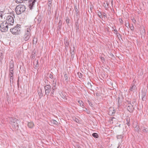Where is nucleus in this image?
Segmentation results:
<instances>
[{
    "instance_id": "obj_1",
    "label": "nucleus",
    "mask_w": 148,
    "mask_h": 148,
    "mask_svg": "<svg viewBox=\"0 0 148 148\" xmlns=\"http://www.w3.org/2000/svg\"><path fill=\"white\" fill-rule=\"evenodd\" d=\"M25 6L24 5L19 4L16 6L15 8V11L17 15H20L25 10Z\"/></svg>"
},
{
    "instance_id": "obj_2",
    "label": "nucleus",
    "mask_w": 148,
    "mask_h": 148,
    "mask_svg": "<svg viewBox=\"0 0 148 148\" xmlns=\"http://www.w3.org/2000/svg\"><path fill=\"white\" fill-rule=\"evenodd\" d=\"M9 123L11 124L12 127L15 130H18V123L19 121L16 119L9 118Z\"/></svg>"
},
{
    "instance_id": "obj_3",
    "label": "nucleus",
    "mask_w": 148,
    "mask_h": 148,
    "mask_svg": "<svg viewBox=\"0 0 148 148\" xmlns=\"http://www.w3.org/2000/svg\"><path fill=\"white\" fill-rule=\"evenodd\" d=\"M20 25L17 24L16 26L13 28L10 29V31L12 34L14 35H18L21 32V29L20 28Z\"/></svg>"
},
{
    "instance_id": "obj_4",
    "label": "nucleus",
    "mask_w": 148,
    "mask_h": 148,
    "mask_svg": "<svg viewBox=\"0 0 148 148\" xmlns=\"http://www.w3.org/2000/svg\"><path fill=\"white\" fill-rule=\"evenodd\" d=\"M15 16L13 14L9 15L7 16L6 19V22L8 24H9L11 25H13L14 22V18Z\"/></svg>"
},
{
    "instance_id": "obj_5",
    "label": "nucleus",
    "mask_w": 148,
    "mask_h": 148,
    "mask_svg": "<svg viewBox=\"0 0 148 148\" xmlns=\"http://www.w3.org/2000/svg\"><path fill=\"white\" fill-rule=\"evenodd\" d=\"M8 29V24L6 22H3L0 25V30L2 32L7 31Z\"/></svg>"
},
{
    "instance_id": "obj_6",
    "label": "nucleus",
    "mask_w": 148,
    "mask_h": 148,
    "mask_svg": "<svg viewBox=\"0 0 148 148\" xmlns=\"http://www.w3.org/2000/svg\"><path fill=\"white\" fill-rule=\"evenodd\" d=\"M51 87L49 85H47L44 86L45 94L48 95L51 91Z\"/></svg>"
},
{
    "instance_id": "obj_7",
    "label": "nucleus",
    "mask_w": 148,
    "mask_h": 148,
    "mask_svg": "<svg viewBox=\"0 0 148 148\" xmlns=\"http://www.w3.org/2000/svg\"><path fill=\"white\" fill-rule=\"evenodd\" d=\"M36 0H29L28 1V3L29 5H28V7H29L30 9L31 10L33 8V6Z\"/></svg>"
},
{
    "instance_id": "obj_8",
    "label": "nucleus",
    "mask_w": 148,
    "mask_h": 148,
    "mask_svg": "<svg viewBox=\"0 0 148 148\" xmlns=\"http://www.w3.org/2000/svg\"><path fill=\"white\" fill-rule=\"evenodd\" d=\"M25 30L23 38L25 41H27L28 40V28H27L26 26L25 27Z\"/></svg>"
},
{
    "instance_id": "obj_9",
    "label": "nucleus",
    "mask_w": 148,
    "mask_h": 148,
    "mask_svg": "<svg viewBox=\"0 0 148 148\" xmlns=\"http://www.w3.org/2000/svg\"><path fill=\"white\" fill-rule=\"evenodd\" d=\"M127 109L130 112H132L134 110V108L133 105L131 103H129L127 107Z\"/></svg>"
},
{
    "instance_id": "obj_10",
    "label": "nucleus",
    "mask_w": 148,
    "mask_h": 148,
    "mask_svg": "<svg viewBox=\"0 0 148 148\" xmlns=\"http://www.w3.org/2000/svg\"><path fill=\"white\" fill-rule=\"evenodd\" d=\"M38 92L39 95V97L40 98L41 97L43 96V93L42 92V90L41 88L38 89Z\"/></svg>"
},
{
    "instance_id": "obj_11",
    "label": "nucleus",
    "mask_w": 148,
    "mask_h": 148,
    "mask_svg": "<svg viewBox=\"0 0 148 148\" xmlns=\"http://www.w3.org/2000/svg\"><path fill=\"white\" fill-rule=\"evenodd\" d=\"M146 92L144 91H143V90L142 91V100L143 101H144L145 100V96H146Z\"/></svg>"
},
{
    "instance_id": "obj_12",
    "label": "nucleus",
    "mask_w": 148,
    "mask_h": 148,
    "mask_svg": "<svg viewBox=\"0 0 148 148\" xmlns=\"http://www.w3.org/2000/svg\"><path fill=\"white\" fill-rule=\"evenodd\" d=\"M27 0H16V2L18 3H22L25 2Z\"/></svg>"
},
{
    "instance_id": "obj_13",
    "label": "nucleus",
    "mask_w": 148,
    "mask_h": 148,
    "mask_svg": "<svg viewBox=\"0 0 148 148\" xmlns=\"http://www.w3.org/2000/svg\"><path fill=\"white\" fill-rule=\"evenodd\" d=\"M141 129L142 130V131L144 132H147L148 131V129L144 127H142L141 128Z\"/></svg>"
},
{
    "instance_id": "obj_14",
    "label": "nucleus",
    "mask_w": 148,
    "mask_h": 148,
    "mask_svg": "<svg viewBox=\"0 0 148 148\" xmlns=\"http://www.w3.org/2000/svg\"><path fill=\"white\" fill-rule=\"evenodd\" d=\"M136 87V86L135 85H133L130 88V91H133L135 90Z\"/></svg>"
},
{
    "instance_id": "obj_15",
    "label": "nucleus",
    "mask_w": 148,
    "mask_h": 148,
    "mask_svg": "<svg viewBox=\"0 0 148 148\" xmlns=\"http://www.w3.org/2000/svg\"><path fill=\"white\" fill-rule=\"evenodd\" d=\"M14 70V69H10V76L12 77V76H13V70Z\"/></svg>"
},
{
    "instance_id": "obj_16",
    "label": "nucleus",
    "mask_w": 148,
    "mask_h": 148,
    "mask_svg": "<svg viewBox=\"0 0 148 148\" xmlns=\"http://www.w3.org/2000/svg\"><path fill=\"white\" fill-rule=\"evenodd\" d=\"M78 102L80 106L82 107H84V103L82 101L79 100Z\"/></svg>"
},
{
    "instance_id": "obj_17",
    "label": "nucleus",
    "mask_w": 148,
    "mask_h": 148,
    "mask_svg": "<svg viewBox=\"0 0 148 148\" xmlns=\"http://www.w3.org/2000/svg\"><path fill=\"white\" fill-rule=\"evenodd\" d=\"M34 124L32 122H28V127L32 128L34 126Z\"/></svg>"
},
{
    "instance_id": "obj_18",
    "label": "nucleus",
    "mask_w": 148,
    "mask_h": 148,
    "mask_svg": "<svg viewBox=\"0 0 148 148\" xmlns=\"http://www.w3.org/2000/svg\"><path fill=\"white\" fill-rule=\"evenodd\" d=\"M51 122L52 123H53L54 125H57L58 124V122L54 120H51Z\"/></svg>"
},
{
    "instance_id": "obj_19",
    "label": "nucleus",
    "mask_w": 148,
    "mask_h": 148,
    "mask_svg": "<svg viewBox=\"0 0 148 148\" xmlns=\"http://www.w3.org/2000/svg\"><path fill=\"white\" fill-rule=\"evenodd\" d=\"M92 136L95 138H97L98 137V135L97 133H93L92 134Z\"/></svg>"
},
{
    "instance_id": "obj_20",
    "label": "nucleus",
    "mask_w": 148,
    "mask_h": 148,
    "mask_svg": "<svg viewBox=\"0 0 148 148\" xmlns=\"http://www.w3.org/2000/svg\"><path fill=\"white\" fill-rule=\"evenodd\" d=\"M56 88H57V86H56V82H55L54 83H53L52 89H56Z\"/></svg>"
},
{
    "instance_id": "obj_21",
    "label": "nucleus",
    "mask_w": 148,
    "mask_h": 148,
    "mask_svg": "<svg viewBox=\"0 0 148 148\" xmlns=\"http://www.w3.org/2000/svg\"><path fill=\"white\" fill-rule=\"evenodd\" d=\"M3 54L0 52V61H1L3 59Z\"/></svg>"
},
{
    "instance_id": "obj_22",
    "label": "nucleus",
    "mask_w": 148,
    "mask_h": 148,
    "mask_svg": "<svg viewBox=\"0 0 148 148\" xmlns=\"http://www.w3.org/2000/svg\"><path fill=\"white\" fill-rule=\"evenodd\" d=\"M135 130L137 132H139L140 131V128L139 127L136 126L134 128Z\"/></svg>"
},
{
    "instance_id": "obj_23",
    "label": "nucleus",
    "mask_w": 148,
    "mask_h": 148,
    "mask_svg": "<svg viewBox=\"0 0 148 148\" xmlns=\"http://www.w3.org/2000/svg\"><path fill=\"white\" fill-rule=\"evenodd\" d=\"M98 15L101 18H103L102 14H101V12H98Z\"/></svg>"
},
{
    "instance_id": "obj_24",
    "label": "nucleus",
    "mask_w": 148,
    "mask_h": 148,
    "mask_svg": "<svg viewBox=\"0 0 148 148\" xmlns=\"http://www.w3.org/2000/svg\"><path fill=\"white\" fill-rule=\"evenodd\" d=\"M125 25L127 27H129V24L127 21H125Z\"/></svg>"
},
{
    "instance_id": "obj_25",
    "label": "nucleus",
    "mask_w": 148,
    "mask_h": 148,
    "mask_svg": "<svg viewBox=\"0 0 148 148\" xmlns=\"http://www.w3.org/2000/svg\"><path fill=\"white\" fill-rule=\"evenodd\" d=\"M127 125L128 126H130V119H127Z\"/></svg>"
},
{
    "instance_id": "obj_26",
    "label": "nucleus",
    "mask_w": 148,
    "mask_h": 148,
    "mask_svg": "<svg viewBox=\"0 0 148 148\" xmlns=\"http://www.w3.org/2000/svg\"><path fill=\"white\" fill-rule=\"evenodd\" d=\"M64 77L66 81H68V75L67 74H65L64 75Z\"/></svg>"
},
{
    "instance_id": "obj_27",
    "label": "nucleus",
    "mask_w": 148,
    "mask_h": 148,
    "mask_svg": "<svg viewBox=\"0 0 148 148\" xmlns=\"http://www.w3.org/2000/svg\"><path fill=\"white\" fill-rule=\"evenodd\" d=\"M14 65L13 63H10V69H14Z\"/></svg>"
},
{
    "instance_id": "obj_28",
    "label": "nucleus",
    "mask_w": 148,
    "mask_h": 148,
    "mask_svg": "<svg viewBox=\"0 0 148 148\" xmlns=\"http://www.w3.org/2000/svg\"><path fill=\"white\" fill-rule=\"evenodd\" d=\"M123 136L122 135H118L117 136V138L118 139H120L122 138L123 137Z\"/></svg>"
},
{
    "instance_id": "obj_29",
    "label": "nucleus",
    "mask_w": 148,
    "mask_h": 148,
    "mask_svg": "<svg viewBox=\"0 0 148 148\" xmlns=\"http://www.w3.org/2000/svg\"><path fill=\"white\" fill-rule=\"evenodd\" d=\"M103 5L106 9H108V5H106V3H104Z\"/></svg>"
},
{
    "instance_id": "obj_30",
    "label": "nucleus",
    "mask_w": 148,
    "mask_h": 148,
    "mask_svg": "<svg viewBox=\"0 0 148 148\" xmlns=\"http://www.w3.org/2000/svg\"><path fill=\"white\" fill-rule=\"evenodd\" d=\"M13 76H12V77L10 76V83H11L12 82V83L13 82Z\"/></svg>"
},
{
    "instance_id": "obj_31",
    "label": "nucleus",
    "mask_w": 148,
    "mask_h": 148,
    "mask_svg": "<svg viewBox=\"0 0 148 148\" xmlns=\"http://www.w3.org/2000/svg\"><path fill=\"white\" fill-rule=\"evenodd\" d=\"M114 33L116 34L117 36H118V35H120L119 33L118 32L117 30L116 29H114Z\"/></svg>"
},
{
    "instance_id": "obj_32",
    "label": "nucleus",
    "mask_w": 148,
    "mask_h": 148,
    "mask_svg": "<svg viewBox=\"0 0 148 148\" xmlns=\"http://www.w3.org/2000/svg\"><path fill=\"white\" fill-rule=\"evenodd\" d=\"M35 53H32V55L31 56V57L32 59H33V58L34 59V58H35Z\"/></svg>"
},
{
    "instance_id": "obj_33",
    "label": "nucleus",
    "mask_w": 148,
    "mask_h": 148,
    "mask_svg": "<svg viewBox=\"0 0 148 148\" xmlns=\"http://www.w3.org/2000/svg\"><path fill=\"white\" fill-rule=\"evenodd\" d=\"M3 14H4V12H3V11L0 12V16L1 18H2V16Z\"/></svg>"
},
{
    "instance_id": "obj_34",
    "label": "nucleus",
    "mask_w": 148,
    "mask_h": 148,
    "mask_svg": "<svg viewBox=\"0 0 148 148\" xmlns=\"http://www.w3.org/2000/svg\"><path fill=\"white\" fill-rule=\"evenodd\" d=\"M78 74L79 76V77L80 78H81L82 77V75L81 73H78Z\"/></svg>"
},
{
    "instance_id": "obj_35",
    "label": "nucleus",
    "mask_w": 148,
    "mask_h": 148,
    "mask_svg": "<svg viewBox=\"0 0 148 148\" xmlns=\"http://www.w3.org/2000/svg\"><path fill=\"white\" fill-rule=\"evenodd\" d=\"M75 13L76 15L77 16L78 15V11L77 8L75 10Z\"/></svg>"
},
{
    "instance_id": "obj_36",
    "label": "nucleus",
    "mask_w": 148,
    "mask_h": 148,
    "mask_svg": "<svg viewBox=\"0 0 148 148\" xmlns=\"http://www.w3.org/2000/svg\"><path fill=\"white\" fill-rule=\"evenodd\" d=\"M73 120L77 123H78L79 122V120L78 119H76V118H74L73 119Z\"/></svg>"
},
{
    "instance_id": "obj_37",
    "label": "nucleus",
    "mask_w": 148,
    "mask_h": 148,
    "mask_svg": "<svg viewBox=\"0 0 148 148\" xmlns=\"http://www.w3.org/2000/svg\"><path fill=\"white\" fill-rule=\"evenodd\" d=\"M49 77L51 79H52L53 78V76L52 74H50L49 75Z\"/></svg>"
},
{
    "instance_id": "obj_38",
    "label": "nucleus",
    "mask_w": 148,
    "mask_h": 148,
    "mask_svg": "<svg viewBox=\"0 0 148 148\" xmlns=\"http://www.w3.org/2000/svg\"><path fill=\"white\" fill-rule=\"evenodd\" d=\"M103 16L105 18H106L107 17V16H106V13H103V14H102V16Z\"/></svg>"
},
{
    "instance_id": "obj_39",
    "label": "nucleus",
    "mask_w": 148,
    "mask_h": 148,
    "mask_svg": "<svg viewBox=\"0 0 148 148\" xmlns=\"http://www.w3.org/2000/svg\"><path fill=\"white\" fill-rule=\"evenodd\" d=\"M52 89V91L51 92V94H53L55 90V89ZM51 95L52 96V95Z\"/></svg>"
},
{
    "instance_id": "obj_40",
    "label": "nucleus",
    "mask_w": 148,
    "mask_h": 148,
    "mask_svg": "<svg viewBox=\"0 0 148 148\" xmlns=\"http://www.w3.org/2000/svg\"><path fill=\"white\" fill-rule=\"evenodd\" d=\"M132 20V22L134 23H135L136 22V21L134 18H133Z\"/></svg>"
},
{
    "instance_id": "obj_41",
    "label": "nucleus",
    "mask_w": 148,
    "mask_h": 148,
    "mask_svg": "<svg viewBox=\"0 0 148 148\" xmlns=\"http://www.w3.org/2000/svg\"><path fill=\"white\" fill-rule=\"evenodd\" d=\"M130 29H131L133 31V30H134V27H130Z\"/></svg>"
},
{
    "instance_id": "obj_42",
    "label": "nucleus",
    "mask_w": 148,
    "mask_h": 148,
    "mask_svg": "<svg viewBox=\"0 0 148 148\" xmlns=\"http://www.w3.org/2000/svg\"><path fill=\"white\" fill-rule=\"evenodd\" d=\"M65 44L67 46L69 45V43L68 42H66Z\"/></svg>"
},
{
    "instance_id": "obj_43",
    "label": "nucleus",
    "mask_w": 148,
    "mask_h": 148,
    "mask_svg": "<svg viewBox=\"0 0 148 148\" xmlns=\"http://www.w3.org/2000/svg\"><path fill=\"white\" fill-rule=\"evenodd\" d=\"M115 119V118H114V117H112V119H111V120H112V121H113V119Z\"/></svg>"
},
{
    "instance_id": "obj_44",
    "label": "nucleus",
    "mask_w": 148,
    "mask_h": 148,
    "mask_svg": "<svg viewBox=\"0 0 148 148\" xmlns=\"http://www.w3.org/2000/svg\"><path fill=\"white\" fill-rule=\"evenodd\" d=\"M106 4H107V5H108H108H109V3H108L107 2L106 3Z\"/></svg>"
},
{
    "instance_id": "obj_45",
    "label": "nucleus",
    "mask_w": 148,
    "mask_h": 148,
    "mask_svg": "<svg viewBox=\"0 0 148 148\" xmlns=\"http://www.w3.org/2000/svg\"><path fill=\"white\" fill-rule=\"evenodd\" d=\"M38 66V65L37 64H36V65L35 66L36 67Z\"/></svg>"
},
{
    "instance_id": "obj_46",
    "label": "nucleus",
    "mask_w": 148,
    "mask_h": 148,
    "mask_svg": "<svg viewBox=\"0 0 148 148\" xmlns=\"http://www.w3.org/2000/svg\"><path fill=\"white\" fill-rule=\"evenodd\" d=\"M61 25H60V26H59V27H60H60H61Z\"/></svg>"
},
{
    "instance_id": "obj_47",
    "label": "nucleus",
    "mask_w": 148,
    "mask_h": 148,
    "mask_svg": "<svg viewBox=\"0 0 148 148\" xmlns=\"http://www.w3.org/2000/svg\"><path fill=\"white\" fill-rule=\"evenodd\" d=\"M88 103H89V105H90V102H88Z\"/></svg>"
},
{
    "instance_id": "obj_48",
    "label": "nucleus",
    "mask_w": 148,
    "mask_h": 148,
    "mask_svg": "<svg viewBox=\"0 0 148 148\" xmlns=\"http://www.w3.org/2000/svg\"><path fill=\"white\" fill-rule=\"evenodd\" d=\"M19 80V78H18V81Z\"/></svg>"
},
{
    "instance_id": "obj_49",
    "label": "nucleus",
    "mask_w": 148,
    "mask_h": 148,
    "mask_svg": "<svg viewBox=\"0 0 148 148\" xmlns=\"http://www.w3.org/2000/svg\"><path fill=\"white\" fill-rule=\"evenodd\" d=\"M36 62H37V63H38V60H37L36 61Z\"/></svg>"
}]
</instances>
